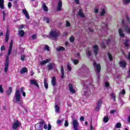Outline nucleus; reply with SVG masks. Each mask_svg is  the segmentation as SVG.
<instances>
[{
    "instance_id": "nucleus-60",
    "label": "nucleus",
    "mask_w": 130,
    "mask_h": 130,
    "mask_svg": "<svg viewBox=\"0 0 130 130\" xmlns=\"http://www.w3.org/2000/svg\"><path fill=\"white\" fill-rule=\"evenodd\" d=\"M115 110H112L110 111V113H111L112 114H113V113H114V112H115Z\"/></svg>"
},
{
    "instance_id": "nucleus-38",
    "label": "nucleus",
    "mask_w": 130,
    "mask_h": 130,
    "mask_svg": "<svg viewBox=\"0 0 130 130\" xmlns=\"http://www.w3.org/2000/svg\"><path fill=\"white\" fill-rule=\"evenodd\" d=\"M108 56L110 60L111 61L113 60V57L112 56V55H111V54H110V53H108Z\"/></svg>"
},
{
    "instance_id": "nucleus-54",
    "label": "nucleus",
    "mask_w": 130,
    "mask_h": 130,
    "mask_svg": "<svg viewBox=\"0 0 130 130\" xmlns=\"http://www.w3.org/2000/svg\"><path fill=\"white\" fill-rule=\"evenodd\" d=\"M126 19L128 22V23L130 22V20H129V16L128 15L126 16Z\"/></svg>"
},
{
    "instance_id": "nucleus-64",
    "label": "nucleus",
    "mask_w": 130,
    "mask_h": 130,
    "mask_svg": "<svg viewBox=\"0 0 130 130\" xmlns=\"http://www.w3.org/2000/svg\"><path fill=\"white\" fill-rule=\"evenodd\" d=\"M80 120L81 121H83V120H84V117H83V116L81 117L80 118Z\"/></svg>"
},
{
    "instance_id": "nucleus-23",
    "label": "nucleus",
    "mask_w": 130,
    "mask_h": 130,
    "mask_svg": "<svg viewBox=\"0 0 130 130\" xmlns=\"http://www.w3.org/2000/svg\"><path fill=\"white\" fill-rule=\"evenodd\" d=\"M54 66H55V64L54 63H51L48 64L47 66L48 71H50L51 70H52V68H53Z\"/></svg>"
},
{
    "instance_id": "nucleus-16",
    "label": "nucleus",
    "mask_w": 130,
    "mask_h": 130,
    "mask_svg": "<svg viewBox=\"0 0 130 130\" xmlns=\"http://www.w3.org/2000/svg\"><path fill=\"white\" fill-rule=\"evenodd\" d=\"M55 112L56 113H60V108L58 105H55L54 106Z\"/></svg>"
},
{
    "instance_id": "nucleus-22",
    "label": "nucleus",
    "mask_w": 130,
    "mask_h": 130,
    "mask_svg": "<svg viewBox=\"0 0 130 130\" xmlns=\"http://www.w3.org/2000/svg\"><path fill=\"white\" fill-rule=\"evenodd\" d=\"M61 79H63L64 77V69L63 68V66H61Z\"/></svg>"
},
{
    "instance_id": "nucleus-51",
    "label": "nucleus",
    "mask_w": 130,
    "mask_h": 130,
    "mask_svg": "<svg viewBox=\"0 0 130 130\" xmlns=\"http://www.w3.org/2000/svg\"><path fill=\"white\" fill-rule=\"evenodd\" d=\"M45 50H47V51H49V47L47 45H46L44 48Z\"/></svg>"
},
{
    "instance_id": "nucleus-36",
    "label": "nucleus",
    "mask_w": 130,
    "mask_h": 130,
    "mask_svg": "<svg viewBox=\"0 0 130 130\" xmlns=\"http://www.w3.org/2000/svg\"><path fill=\"white\" fill-rule=\"evenodd\" d=\"M12 90L13 89L12 88V87H9V90L6 92L7 95H11V93H12Z\"/></svg>"
},
{
    "instance_id": "nucleus-34",
    "label": "nucleus",
    "mask_w": 130,
    "mask_h": 130,
    "mask_svg": "<svg viewBox=\"0 0 130 130\" xmlns=\"http://www.w3.org/2000/svg\"><path fill=\"white\" fill-rule=\"evenodd\" d=\"M28 71L27 70L26 68H23L21 71H20V73L21 74H25V73H27Z\"/></svg>"
},
{
    "instance_id": "nucleus-62",
    "label": "nucleus",
    "mask_w": 130,
    "mask_h": 130,
    "mask_svg": "<svg viewBox=\"0 0 130 130\" xmlns=\"http://www.w3.org/2000/svg\"><path fill=\"white\" fill-rule=\"evenodd\" d=\"M20 92H24V87L20 88Z\"/></svg>"
},
{
    "instance_id": "nucleus-9",
    "label": "nucleus",
    "mask_w": 130,
    "mask_h": 130,
    "mask_svg": "<svg viewBox=\"0 0 130 130\" xmlns=\"http://www.w3.org/2000/svg\"><path fill=\"white\" fill-rule=\"evenodd\" d=\"M110 42H111L110 40H108V41L104 40L101 44V46L103 47V48H105L106 47V44H109Z\"/></svg>"
},
{
    "instance_id": "nucleus-21",
    "label": "nucleus",
    "mask_w": 130,
    "mask_h": 130,
    "mask_svg": "<svg viewBox=\"0 0 130 130\" xmlns=\"http://www.w3.org/2000/svg\"><path fill=\"white\" fill-rule=\"evenodd\" d=\"M62 7V2L61 1H59L58 4V6L57 7V11H61Z\"/></svg>"
},
{
    "instance_id": "nucleus-7",
    "label": "nucleus",
    "mask_w": 130,
    "mask_h": 130,
    "mask_svg": "<svg viewBox=\"0 0 130 130\" xmlns=\"http://www.w3.org/2000/svg\"><path fill=\"white\" fill-rule=\"evenodd\" d=\"M43 124H44V121L42 120L36 125V128L38 130H42V127H43Z\"/></svg>"
},
{
    "instance_id": "nucleus-61",
    "label": "nucleus",
    "mask_w": 130,
    "mask_h": 130,
    "mask_svg": "<svg viewBox=\"0 0 130 130\" xmlns=\"http://www.w3.org/2000/svg\"><path fill=\"white\" fill-rule=\"evenodd\" d=\"M105 86L106 87H108L109 86V83L108 82H106Z\"/></svg>"
},
{
    "instance_id": "nucleus-20",
    "label": "nucleus",
    "mask_w": 130,
    "mask_h": 130,
    "mask_svg": "<svg viewBox=\"0 0 130 130\" xmlns=\"http://www.w3.org/2000/svg\"><path fill=\"white\" fill-rule=\"evenodd\" d=\"M50 60H51L50 58L47 59L46 60L41 61L40 64L41 66H43L45 64V63H47V62H49Z\"/></svg>"
},
{
    "instance_id": "nucleus-32",
    "label": "nucleus",
    "mask_w": 130,
    "mask_h": 130,
    "mask_svg": "<svg viewBox=\"0 0 130 130\" xmlns=\"http://www.w3.org/2000/svg\"><path fill=\"white\" fill-rule=\"evenodd\" d=\"M42 8L45 11V12H47V11H48V8L47 7V6H46L45 4H43Z\"/></svg>"
},
{
    "instance_id": "nucleus-52",
    "label": "nucleus",
    "mask_w": 130,
    "mask_h": 130,
    "mask_svg": "<svg viewBox=\"0 0 130 130\" xmlns=\"http://www.w3.org/2000/svg\"><path fill=\"white\" fill-rule=\"evenodd\" d=\"M64 126H69V121L68 120L65 121Z\"/></svg>"
},
{
    "instance_id": "nucleus-17",
    "label": "nucleus",
    "mask_w": 130,
    "mask_h": 130,
    "mask_svg": "<svg viewBox=\"0 0 130 130\" xmlns=\"http://www.w3.org/2000/svg\"><path fill=\"white\" fill-rule=\"evenodd\" d=\"M98 50H99V48L98 47V46H97V45L94 46H93V52H94L95 55H97Z\"/></svg>"
},
{
    "instance_id": "nucleus-25",
    "label": "nucleus",
    "mask_w": 130,
    "mask_h": 130,
    "mask_svg": "<svg viewBox=\"0 0 130 130\" xmlns=\"http://www.w3.org/2000/svg\"><path fill=\"white\" fill-rule=\"evenodd\" d=\"M44 129H47L48 128V130H51V125H50V123H49L47 127V125L46 124H44Z\"/></svg>"
},
{
    "instance_id": "nucleus-24",
    "label": "nucleus",
    "mask_w": 130,
    "mask_h": 130,
    "mask_svg": "<svg viewBox=\"0 0 130 130\" xmlns=\"http://www.w3.org/2000/svg\"><path fill=\"white\" fill-rule=\"evenodd\" d=\"M9 38H10V32H9V30H7L6 34V38H5V40L6 42H8V41H9Z\"/></svg>"
},
{
    "instance_id": "nucleus-18",
    "label": "nucleus",
    "mask_w": 130,
    "mask_h": 130,
    "mask_svg": "<svg viewBox=\"0 0 130 130\" xmlns=\"http://www.w3.org/2000/svg\"><path fill=\"white\" fill-rule=\"evenodd\" d=\"M51 83L53 86H55L56 85V78H55V77L53 76L52 77Z\"/></svg>"
},
{
    "instance_id": "nucleus-33",
    "label": "nucleus",
    "mask_w": 130,
    "mask_h": 130,
    "mask_svg": "<svg viewBox=\"0 0 130 130\" xmlns=\"http://www.w3.org/2000/svg\"><path fill=\"white\" fill-rule=\"evenodd\" d=\"M81 70H83L84 71H85L86 72H88V71H89V69H88V68H87V67H86V65L85 64L82 65Z\"/></svg>"
},
{
    "instance_id": "nucleus-1",
    "label": "nucleus",
    "mask_w": 130,
    "mask_h": 130,
    "mask_svg": "<svg viewBox=\"0 0 130 130\" xmlns=\"http://www.w3.org/2000/svg\"><path fill=\"white\" fill-rule=\"evenodd\" d=\"M93 83V81L92 80L89 81H82V84L83 85V89L82 94L85 96H87L88 95L89 92H90V89H93L94 88V85L92 84Z\"/></svg>"
},
{
    "instance_id": "nucleus-39",
    "label": "nucleus",
    "mask_w": 130,
    "mask_h": 130,
    "mask_svg": "<svg viewBox=\"0 0 130 130\" xmlns=\"http://www.w3.org/2000/svg\"><path fill=\"white\" fill-rule=\"evenodd\" d=\"M67 69L69 72L72 71V65L70 63L67 64Z\"/></svg>"
},
{
    "instance_id": "nucleus-46",
    "label": "nucleus",
    "mask_w": 130,
    "mask_h": 130,
    "mask_svg": "<svg viewBox=\"0 0 130 130\" xmlns=\"http://www.w3.org/2000/svg\"><path fill=\"white\" fill-rule=\"evenodd\" d=\"M92 53L91 51L90 50H87V55H88V57H90V56H91Z\"/></svg>"
},
{
    "instance_id": "nucleus-41",
    "label": "nucleus",
    "mask_w": 130,
    "mask_h": 130,
    "mask_svg": "<svg viewBox=\"0 0 130 130\" xmlns=\"http://www.w3.org/2000/svg\"><path fill=\"white\" fill-rule=\"evenodd\" d=\"M72 62H73V63H74L75 64H78L79 63V60H77L76 59H72Z\"/></svg>"
},
{
    "instance_id": "nucleus-8",
    "label": "nucleus",
    "mask_w": 130,
    "mask_h": 130,
    "mask_svg": "<svg viewBox=\"0 0 130 130\" xmlns=\"http://www.w3.org/2000/svg\"><path fill=\"white\" fill-rule=\"evenodd\" d=\"M29 84L30 85H34V86H36V87H37V88H39V84H38V82H37V80H36V79L30 80Z\"/></svg>"
},
{
    "instance_id": "nucleus-50",
    "label": "nucleus",
    "mask_w": 130,
    "mask_h": 130,
    "mask_svg": "<svg viewBox=\"0 0 130 130\" xmlns=\"http://www.w3.org/2000/svg\"><path fill=\"white\" fill-rule=\"evenodd\" d=\"M1 51H5L6 50V48L5 47V45L2 46L1 48Z\"/></svg>"
},
{
    "instance_id": "nucleus-14",
    "label": "nucleus",
    "mask_w": 130,
    "mask_h": 130,
    "mask_svg": "<svg viewBox=\"0 0 130 130\" xmlns=\"http://www.w3.org/2000/svg\"><path fill=\"white\" fill-rule=\"evenodd\" d=\"M69 88L71 93H73V94L76 93V90H75V89H74V86H73V85H72V84H69Z\"/></svg>"
},
{
    "instance_id": "nucleus-44",
    "label": "nucleus",
    "mask_w": 130,
    "mask_h": 130,
    "mask_svg": "<svg viewBox=\"0 0 130 130\" xmlns=\"http://www.w3.org/2000/svg\"><path fill=\"white\" fill-rule=\"evenodd\" d=\"M130 3V0H123V3L124 4V5H128Z\"/></svg>"
},
{
    "instance_id": "nucleus-13",
    "label": "nucleus",
    "mask_w": 130,
    "mask_h": 130,
    "mask_svg": "<svg viewBox=\"0 0 130 130\" xmlns=\"http://www.w3.org/2000/svg\"><path fill=\"white\" fill-rule=\"evenodd\" d=\"M119 66L121 68H123V69H125L126 67V62L125 61L121 60L119 62Z\"/></svg>"
},
{
    "instance_id": "nucleus-59",
    "label": "nucleus",
    "mask_w": 130,
    "mask_h": 130,
    "mask_svg": "<svg viewBox=\"0 0 130 130\" xmlns=\"http://www.w3.org/2000/svg\"><path fill=\"white\" fill-rule=\"evenodd\" d=\"M98 12H99V10L98 9H95L94 10V13H95V14H97V13H98Z\"/></svg>"
},
{
    "instance_id": "nucleus-57",
    "label": "nucleus",
    "mask_w": 130,
    "mask_h": 130,
    "mask_svg": "<svg viewBox=\"0 0 130 130\" xmlns=\"http://www.w3.org/2000/svg\"><path fill=\"white\" fill-rule=\"evenodd\" d=\"M8 8L10 9V8H12V3L9 2L8 5Z\"/></svg>"
},
{
    "instance_id": "nucleus-56",
    "label": "nucleus",
    "mask_w": 130,
    "mask_h": 130,
    "mask_svg": "<svg viewBox=\"0 0 130 130\" xmlns=\"http://www.w3.org/2000/svg\"><path fill=\"white\" fill-rule=\"evenodd\" d=\"M62 122V120H58L57 121V124H60V123H61Z\"/></svg>"
},
{
    "instance_id": "nucleus-5",
    "label": "nucleus",
    "mask_w": 130,
    "mask_h": 130,
    "mask_svg": "<svg viewBox=\"0 0 130 130\" xmlns=\"http://www.w3.org/2000/svg\"><path fill=\"white\" fill-rule=\"evenodd\" d=\"M72 125L74 130H79V121L77 119H73Z\"/></svg>"
},
{
    "instance_id": "nucleus-63",
    "label": "nucleus",
    "mask_w": 130,
    "mask_h": 130,
    "mask_svg": "<svg viewBox=\"0 0 130 130\" xmlns=\"http://www.w3.org/2000/svg\"><path fill=\"white\" fill-rule=\"evenodd\" d=\"M127 58V59L130 60V52L128 53V55Z\"/></svg>"
},
{
    "instance_id": "nucleus-49",
    "label": "nucleus",
    "mask_w": 130,
    "mask_h": 130,
    "mask_svg": "<svg viewBox=\"0 0 130 130\" xmlns=\"http://www.w3.org/2000/svg\"><path fill=\"white\" fill-rule=\"evenodd\" d=\"M74 40H75V37L72 36L70 38V42H74Z\"/></svg>"
},
{
    "instance_id": "nucleus-48",
    "label": "nucleus",
    "mask_w": 130,
    "mask_h": 130,
    "mask_svg": "<svg viewBox=\"0 0 130 130\" xmlns=\"http://www.w3.org/2000/svg\"><path fill=\"white\" fill-rule=\"evenodd\" d=\"M0 93H4V88L2 85H0Z\"/></svg>"
},
{
    "instance_id": "nucleus-27",
    "label": "nucleus",
    "mask_w": 130,
    "mask_h": 130,
    "mask_svg": "<svg viewBox=\"0 0 130 130\" xmlns=\"http://www.w3.org/2000/svg\"><path fill=\"white\" fill-rule=\"evenodd\" d=\"M4 0H0V9H2V10H4L5 9V6L4 5Z\"/></svg>"
},
{
    "instance_id": "nucleus-11",
    "label": "nucleus",
    "mask_w": 130,
    "mask_h": 130,
    "mask_svg": "<svg viewBox=\"0 0 130 130\" xmlns=\"http://www.w3.org/2000/svg\"><path fill=\"white\" fill-rule=\"evenodd\" d=\"M19 126H20V122L16 121L13 124L12 128L13 129H17Z\"/></svg>"
},
{
    "instance_id": "nucleus-45",
    "label": "nucleus",
    "mask_w": 130,
    "mask_h": 130,
    "mask_svg": "<svg viewBox=\"0 0 130 130\" xmlns=\"http://www.w3.org/2000/svg\"><path fill=\"white\" fill-rule=\"evenodd\" d=\"M125 90L124 89H123L122 91H121L119 93V96H120V95H125Z\"/></svg>"
},
{
    "instance_id": "nucleus-58",
    "label": "nucleus",
    "mask_w": 130,
    "mask_h": 130,
    "mask_svg": "<svg viewBox=\"0 0 130 130\" xmlns=\"http://www.w3.org/2000/svg\"><path fill=\"white\" fill-rule=\"evenodd\" d=\"M36 35L35 34V35H33L32 36H31V38H32V39H36Z\"/></svg>"
},
{
    "instance_id": "nucleus-53",
    "label": "nucleus",
    "mask_w": 130,
    "mask_h": 130,
    "mask_svg": "<svg viewBox=\"0 0 130 130\" xmlns=\"http://www.w3.org/2000/svg\"><path fill=\"white\" fill-rule=\"evenodd\" d=\"M21 60H25V55H21Z\"/></svg>"
},
{
    "instance_id": "nucleus-6",
    "label": "nucleus",
    "mask_w": 130,
    "mask_h": 130,
    "mask_svg": "<svg viewBox=\"0 0 130 130\" xmlns=\"http://www.w3.org/2000/svg\"><path fill=\"white\" fill-rule=\"evenodd\" d=\"M49 36L52 38H57L58 37V32L52 30L49 34Z\"/></svg>"
},
{
    "instance_id": "nucleus-15",
    "label": "nucleus",
    "mask_w": 130,
    "mask_h": 130,
    "mask_svg": "<svg viewBox=\"0 0 130 130\" xmlns=\"http://www.w3.org/2000/svg\"><path fill=\"white\" fill-rule=\"evenodd\" d=\"M22 14H24L26 19H30V16H29V14L28 13V11H27V10L23 9L22 10Z\"/></svg>"
},
{
    "instance_id": "nucleus-10",
    "label": "nucleus",
    "mask_w": 130,
    "mask_h": 130,
    "mask_svg": "<svg viewBox=\"0 0 130 130\" xmlns=\"http://www.w3.org/2000/svg\"><path fill=\"white\" fill-rule=\"evenodd\" d=\"M102 103H103L102 100H100L99 101V102H98L96 107L95 108L96 111H99V110H100V107H101V106L102 105Z\"/></svg>"
},
{
    "instance_id": "nucleus-19",
    "label": "nucleus",
    "mask_w": 130,
    "mask_h": 130,
    "mask_svg": "<svg viewBox=\"0 0 130 130\" xmlns=\"http://www.w3.org/2000/svg\"><path fill=\"white\" fill-rule=\"evenodd\" d=\"M124 45L128 47V48H130V40L128 39H126Z\"/></svg>"
},
{
    "instance_id": "nucleus-3",
    "label": "nucleus",
    "mask_w": 130,
    "mask_h": 130,
    "mask_svg": "<svg viewBox=\"0 0 130 130\" xmlns=\"http://www.w3.org/2000/svg\"><path fill=\"white\" fill-rule=\"evenodd\" d=\"M14 100L15 101V103L21 105V94H20V90H16L14 97Z\"/></svg>"
},
{
    "instance_id": "nucleus-26",
    "label": "nucleus",
    "mask_w": 130,
    "mask_h": 130,
    "mask_svg": "<svg viewBox=\"0 0 130 130\" xmlns=\"http://www.w3.org/2000/svg\"><path fill=\"white\" fill-rule=\"evenodd\" d=\"M119 35L122 38H123V37H124V34L123 33V30H122V29H119Z\"/></svg>"
},
{
    "instance_id": "nucleus-30",
    "label": "nucleus",
    "mask_w": 130,
    "mask_h": 130,
    "mask_svg": "<svg viewBox=\"0 0 130 130\" xmlns=\"http://www.w3.org/2000/svg\"><path fill=\"white\" fill-rule=\"evenodd\" d=\"M78 15L80 17H82V18H85V15H84V13H83V10L80 9L78 12Z\"/></svg>"
},
{
    "instance_id": "nucleus-28",
    "label": "nucleus",
    "mask_w": 130,
    "mask_h": 130,
    "mask_svg": "<svg viewBox=\"0 0 130 130\" xmlns=\"http://www.w3.org/2000/svg\"><path fill=\"white\" fill-rule=\"evenodd\" d=\"M44 84L45 88H46V89H48V83H47V79H44Z\"/></svg>"
},
{
    "instance_id": "nucleus-42",
    "label": "nucleus",
    "mask_w": 130,
    "mask_h": 130,
    "mask_svg": "<svg viewBox=\"0 0 130 130\" xmlns=\"http://www.w3.org/2000/svg\"><path fill=\"white\" fill-rule=\"evenodd\" d=\"M106 13V11H105V9H102L101 12V16H104Z\"/></svg>"
},
{
    "instance_id": "nucleus-35",
    "label": "nucleus",
    "mask_w": 130,
    "mask_h": 130,
    "mask_svg": "<svg viewBox=\"0 0 130 130\" xmlns=\"http://www.w3.org/2000/svg\"><path fill=\"white\" fill-rule=\"evenodd\" d=\"M56 50H57V51H63V50H64V48L63 47L60 46V47H57V48H56Z\"/></svg>"
},
{
    "instance_id": "nucleus-43",
    "label": "nucleus",
    "mask_w": 130,
    "mask_h": 130,
    "mask_svg": "<svg viewBox=\"0 0 130 130\" xmlns=\"http://www.w3.org/2000/svg\"><path fill=\"white\" fill-rule=\"evenodd\" d=\"M109 120V118H108V117H105L104 118V122H105V123L108 122Z\"/></svg>"
},
{
    "instance_id": "nucleus-12",
    "label": "nucleus",
    "mask_w": 130,
    "mask_h": 130,
    "mask_svg": "<svg viewBox=\"0 0 130 130\" xmlns=\"http://www.w3.org/2000/svg\"><path fill=\"white\" fill-rule=\"evenodd\" d=\"M123 28H124V30L126 31L128 34H130V26H128V25L127 24H124L123 25Z\"/></svg>"
},
{
    "instance_id": "nucleus-31",
    "label": "nucleus",
    "mask_w": 130,
    "mask_h": 130,
    "mask_svg": "<svg viewBox=\"0 0 130 130\" xmlns=\"http://www.w3.org/2000/svg\"><path fill=\"white\" fill-rule=\"evenodd\" d=\"M18 35H20V37H23L24 35H25V32L22 30H19L18 31Z\"/></svg>"
},
{
    "instance_id": "nucleus-2",
    "label": "nucleus",
    "mask_w": 130,
    "mask_h": 130,
    "mask_svg": "<svg viewBox=\"0 0 130 130\" xmlns=\"http://www.w3.org/2000/svg\"><path fill=\"white\" fill-rule=\"evenodd\" d=\"M13 41L12 40L10 42L9 48L8 49V55L6 56V61L5 63V68H4V72L5 73H7L8 72V70H9V64L10 63V61L9 60L10 58V55H11V53H12V49L13 48Z\"/></svg>"
},
{
    "instance_id": "nucleus-40",
    "label": "nucleus",
    "mask_w": 130,
    "mask_h": 130,
    "mask_svg": "<svg viewBox=\"0 0 130 130\" xmlns=\"http://www.w3.org/2000/svg\"><path fill=\"white\" fill-rule=\"evenodd\" d=\"M121 127V124L119 122H117L116 124V128H120Z\"/></svg>"
},
{
    "instance_id": "nucleus-37",
    "label": "nucleus",
    "mask_w": 130,
    "mask_h": 130,
    "mask_svg": "<svg viewBox=\"0 0 130 130\" xmlns=\"http://www.w3.org/2000/svg\"><path fill=\"white\" fill-rule=\"evenodd\" d=\"M44 21H45L46 23H49V21H50V18L48 17H44Z\"/></svg>"
},
{
    "instance_id": "nucleus-4",
    "label": "nucleus",
    "mask_w": 130,
    "mask_h": 130,
    "mask_svg": "<svg viewBox=\"0 0 130 130\" xmlns=\"http://www.w3.org/2000/svg\"><path fill=\"white\" fill-rule=\"evenodd\" d=\"M93 67H94V70L96 73V76L98 77V79L100 78V71H101V66L100 64H97L96 62L94 61L93 63Z\"/></svg>"
},
{
    "instance_id": "nucleus-29",
    "label": "nucleus",
    "mask_w": 130,
    "mask_h": 130,
    "mask_svg": "<svg viewBox=\"0 0 130 130\" xmlns=\"http://www.w3.org/2000/svg\"><path fill=\"white\" fill-rule=\"evenodd\" d=\"M103 26V30H105V31H107L108 27V24L107 23H104L102 24Z\"/></svg>"
},
{
    "instance_id": "nucleus-47",
    "label": "nucleus",
    "mask_w": 130,
    "mask_h": 130,
    "mask_svg": "<svg viewBox=\"0 0 130 130\" xmlns=\"http://www.w3.org/2000/svg\"><path fill=\"white\" fill-rule=\"evenodd\" d=\"M111 97H112V98H113L114 101H115V94H114V93H112L111 94Z\"/></svg>"
},
{
    "instance_id": "nucleus-55",
    "label": "nucleus",
    "mask_w": 130,
    "mask_h": 130,
    "mask_svg": "<svg viewBox=\"0 0 130 130\" xmlns=\"http://www.w3.org/2000/svg\"><path fill=\"white\" fill-rule=\"evenodd\" d=\"M66 26L67 27H70L71 26V23H70L68 21H66Z\"/></svg>"
}]
</instances>
